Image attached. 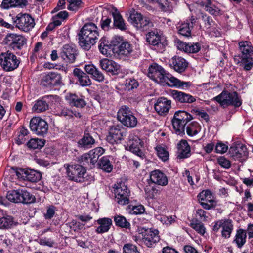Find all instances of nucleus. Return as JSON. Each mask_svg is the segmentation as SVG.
Returning a JSON list of instances; mask_svg holds the SVG:
<instances>
[{"mask_svg":"<svg viewBox=\"0 0 253 253\" xmlns=\"http://www.w3.org/2000/svg\"><path fill=\"white\" fill-rule=\"evenodd\" d=\"M218 164L223 168L228 169L231 167V163L224 157H220L217 159Z\"/></svg>","mask_w":253,"mask_h":253,"instance_id":"63","label":"nucleus"},{"mask_svg":"<svg viewBox=\"0 0 253 253\" xmlns=\"http://www.w3.org/2000/svg\"><path fill=\"white\" fill-rule=\"evenodd\" d=\"M133 51L132 45L128 42H122L118 48L119 55L128 57Z\"/></svg>","mask_w":253,"mask_h":253,"instance_id":"40","label":"nucleus"},{"mask_svg":"<svg viewBox=\"0 0 253 253\" xmlns=\"http://www.w3.org/2000/svg\"><path fill=\"white\" fill-rule=\"evenodd\" d=\"M104 152V150L103 148L99 147H96L88 152L89 155L91 156V160L92 161V165L96 163L101 155Z\"/></svg>","mask_w":253,"mask_h":253,"instance_id":"48","label":"nucleus"},{"mask_svg":"<svg viewBox=\"0 0 253 253\" xmlns=\"http://www.w3.org/2000/svg\"><path fill=\"white\" fill-rule=\"evenodd\" d=\"M20 60L17 56L9 51L0 54V64L2 68L6 72L12 71L17 68Z\"/></svg>","mask_w":253,"mask_h":253,"instance_id":"10","label":"nucleus"},{"mask_svg":"<svg viewBox=\"0 0 253 253\" xmlns=\"http://www.w3.org/2000/svg\"><path fill=\"white\" fill-rule=\"evenodd\" d=\"M233 230V224L231 219H223L222 225L221 235L224 238H229Z\"/></svg>","mask_w":253,"mask_h":253,"instance_id":"36","label":"nucleus"},{"mask_svg":"<svg viewBox=\"0 0 253 253\" xmlns=\"http://www.w3.org/2000/svg\"><path fill=\"white\" fill-rule=\"evenodd\" d=\"M143 146V141L136 135L133 134H129L126 149L129 150L137 156L143 158L144 154L141 150Z\"/></svg>","mask_w":253,"mask_h":253,"instance_id":"13","label":"nucleus"},{"mask_svg":"<svg viewBox=\"0 0 253 253\" xmlns=\"http://www.w3.org/2000/svg\"><path fill=\"white\" fill-rule=\"evenodd\" d=\"M116 201L121 205L129 203H137V200L134 199L131 194V191H114Z\"/></svg>","mask_w":253,"mask_h":253,"instance_id":"20","label":"nucleus"},{"mask_svg":"<svg viewBox=\"0 0 253 253\" xmlns=\"http://www.w3.org/2000/svg\"><path fill=\"white\" fill-rule=\"evenodd\" d=\"M30 128L35 134L43 136L48 130L47 123L39 117H33L30 122Z\"/></svg>","mask_w":253,"mask_h":253,"instance_id":"11","label":"nucleus"},{"mask_svg":"<svg viewBox=\"0 0 253 253\" xmlns=\"http://www.w3.org/2000/svg\"><path fill=\"white\" fill-rule=\"evenodd\" d=\"M47 99V97H42V99L37 101L33 107V110L37 113H41L48 110L49 106L46 102Z\"/></svg>","mask_w":253,"mask_h":253,"instance_id":"43","label":"nucleus"},{"mask_svg":"<svg viewBox=\"0 0 253 253\" xmlns=\"http://www.w3.org/2000/svg\"><path fill=\"white\" fill-rule=\"evenodd\" d=\"M61 75L57 73L50 72L43 76L42 80V84L46 87H51L52 86L60 85L61 83Z\"/></svg>","mask_w":253,"mask_h":253,"instance_id":"21","label":"nucleus"},{"mask_svg":"<svg viewBox=\"0 0 253 253\" xmlns=\"http://www.w3.org/2000/svg\"><path fill=\"white\" fill-rule=\"evenodd\" d=\"M69 3L68 9L71 11H76L83 7V2L81 0H67Z\"/></svg>","mask_w":253,"mask_h":253,"instance_id":"55","label":"nucleus"},{"mask_svg":"<svg viewBox=\"0 0 253 253\" xmlns=\"http://www.w3.org/2000/svg\"><path fill=\"white\" fill-rule=\"evenodd\" d=\"M246 231L243 229H239L236 231V234L234 242H235L238 248H241L245 244L246 242Z\"/></svg>","mask_w":253,"mask_h":253,"instance_id":"38","label":"nucleus"},{"mask_svg":"<svg viewBox=\"0 0 253 253\" xmlns=\"http://www.w3.org/2000/svg\"><path fill=\"white\" fill-rule=\"evenodd\" d=\"M8 191L6 198L10 202L24 204H30L36 201L35 196L28 191Z\"/></svg>","mask_w":253,"mask_h":253,"instance_id":"9","label":"nucleus"},{"mask_svg":"<svg viewBox=\"0 0 253 253\" xmlns=\"http://www.w3.org/2000/svg\"><path fill=\"white\" fill-rule=\"evenodd\" d=\"M56 114L59 116L68 117L72 118L73 117V111L65 107L58 108L56 110Z\"/></svg>","mask_w":253,"mask_h":253,"instance_id":"57","label":"nucleus"},{"mask_svg":"<svg viewBox=\"0 0 253 253\" xmlns=\"http://www.w3.org/2000/svg\"><path fill=\"white\" fill-rule=\"evenodd\" d=\"M94 143V139L89 133H85L78 142L80 147L87 149L92 147Z\"/></svg>","mask_w":253,"mask_h":253,"instance_id":"41","label":"nucleus"},{"mask_svg":"<svg viewBox=\"0 0 253 253\" xmlns=\"http://www.w3.org/2000/svg\"><path fill=\"white\" fill-rule=\"evenodd\" d=\"M66 99L71 105L78 108H83L86 105V102L82 97L75 94H69L66 96Z\"/></svg>","mask_w":253,"mask_h":253,"instance_id":"37","label":"nucleus"},{"mask_svg":"<svg viewBox=\"0 0 253 253\" xmlns=\"http://www.w3.org/2000/svg\"><path fill=\"white\" fill-rule=\"evenodd\" d=\"M123 251V253H140L138 250L137 246L131 243L124 244Z\"/></svg>","mask_w":253,"mask_h":253,"instance_id":"58","label":"nucleus"},{"mask_svg":"<svg viewBox=\"0 0 253 253\" xmlns=\"http://www.w3.org/2000/svg\"><path fill=\"white\" fill-rule=\"evenodd\" d=\"M192 119V115L185 111L175 112L171 120L175 133L180 136L184 135L185 125Z\"/></svg>","mask_w":253,"mask_h":253,"instance_id":"3","label":"nucleus"},{"mask_svg":"<svg viewBox=\"0 0 253 253\" xmlns=\"http://www.w3.org/2000/svg\"><path fill=\"white\" fill-rule=\"evenodd\" d=\"M13 217L10 215L0 217V229H10L14 225Z\"/></svg>","mask_w":253,"mask_h":253,"instance_id":"47","label":"nucleus"},{"mask_svg":"<svg viewBox=\"0 0 253 253\" xmlns=\"http://www.w3.org/2000/svg\"><path fill=\"white\" fill-rule=\"evenodd\" d=\"M112 22L111 18L103 17L100 21L101 28L104 31H108Z\"/></svg>","mask_w":253,"mask_h":253,"instance_id":"61","label":"nucleus"},{"mask_svg":"<svg viewBox=\"0 0 253 253\" xmlns=\"http://www.w3.org/2000/svg\"><path fill=\"white\" fill-rule=\"evenodd\" d=\"M238 44L240 54L235 56L234 60L241 63L244 70L249 71L253 68V46L247 41L240 42Z\"/></svg>","mask_w":253,"mask_h":253,"instance_id":"2","label":"nucleus"},{"mask_svg":"<svg viewBox=\"0 0 253 253\" xmlns=\"http://www.w3.org/2000/svg\"><path fill=\"white\" fill-rule=\"evenodd\" d=\"M99 65L102 69L112 75H117L121 71L120 65L107 58L100 60Z\"/></svg>","mask_w":253,"mask_h":253,"instance_id":"22","label":"nucleus"},{"mask_svg":"<svg viewBox=\"0 0 253 253\" xmlns=\"http://www.w3.org/2000/svg\"><path fill=\"white\" fill-rule=\"evenodd\" d=\"M193 112L195 113V114L199 117V118H201L204 120H205L206 122H208L209 120V117L208 114L205 111H200L199 110H193Z\"/></svg>","mask_w":253,"mask_h":253,"instance_id":"64","label":"nucleus"},{"mask_svg":"<svg viewBox=\"0 0 253 253\" xmlns=\"http://www.w3.org/2000/svg\"><path fill=\"white\" fill-rule=\"evenodd\" d=\"M150 178L153 183L158 185L165 186L168 184L167 176L159 170L152 171L150 175Z\"/></svg>","mask_w":253,"mask_h":253,"instance_id":"30","label":"nucleus"},{"mask_svg":"<svg viewBox=\"0 0 253 253\" xmlns=\"http://www.w3.org/2000/svg\"><path fill=\"white\" fill-rule=\"evenodd\" d=\"M98 48L100 52L104 55H107L109 53V50L111 49V44L105 38H102L99 41Z\"/></svg>","mask_w":253,"mask_h":253,"instance_id":"49","label":"nucleus"},{"mask_svg":"<svg viewBox=\"0 0 253 253\" xmlns=\"http://www.w3.org/2000/svg\"><path fill=\"white\" fill-rule=\"evenodd\" d=\"M169 66L178 73L183 72L188 66L186 60L180 56L173 57L169 61Z\"/></svg>","mask_w":253,"mask_h":253,"instance_id":"26","label":"nucleus"},{"mask_svg":"<svg viewBox=\"0 0 253 253\" xmlns=\"http://www.w3.org/2000/svg\"><path fill=\"white\" fill-rule=\"evenodd\" d=\"M84 69L86 73L90 74L95 80L101 82L104 81V76L98 68L92 64L86 65Z\"/></svg>","mask_w":253,"mask_h":253,"instance_id":"33","label":"nucleus"},{"mask_svg":"<svg viewBox=\"0 0 253 253\" xmlns=\"http://www.w3.org/2000/svg\"><path fill=\"white\" fill-rule=\"evenodd\" d=\"M112 188L114 190H127V181L125 178H121L117 180Z\"/></svg>","mask_w":253,"mask_h":253,"instance_id":"56","label":"nucleus"},{"mask_svg":"<svg viewBox=\"0 0 253 253\" xmlns=\"http://www.w3.org/2000/svg\"><path fill=\"white\" fill-rule=\"evenodd\" d=\"M166 71L161 66L156 63L152 64L148 68V76L153 81L160 84Z\"/></svg>","mask_w":253,"mask_h":253,"instance_id":"19","label":"nucleus"},{"mask_svg":"<svg viewBox=\"0 0 253 253\" xmlns=\"http://www.w3.org/2000/svg\"><path fill=\"white\" fill-rule=\"evenodd\" d=\"M147 42L153 46L155 50L163 52L167 44L166 38L157 30L148 32L146 35Z\"/></svg>","mask_w":253,"mask_h":253,"instance_id":"7","label":"nucleus"},{"mask_svg":"<svg viewBox=\"0 0 253 253\" xmlns=\"http://www.w3.org/2000/svg\"><path fill=\"white\" fill-rule=\"evenodd\" d=\"M229 153L234 159L240 160L247 157L248 151L246 146L242 144L231 146L229 149Z\"/></svg>","mask_w":253,"mask_h":253,"instance_id":"27","label":"nucleus"},{"mask_svg":"<svg viewBox=\"0 0 253 253\" xmlns=\"http://www.w3.org/2000/svg\"><path fill=\"white\" fill-rule=\"evenodd\" d=\"M118 120L125 126L133 128L137 124V119L131 110L127 106H122L117 113Z\"/></svg>","mask_w":253,"mask_h":253,"instance_id":"8","label":"nucleus"},{"mask_svg":"<svg viewBox=\"0 0 253 253\" xmlns=\"http://www.w3.org/2000/svg\"><path fill=\"white\" fill-rule=\"evenodd\" d=\"M201 18L203 22L204 23L205 27L207 29H209L213 26L214 24V21L211 17L206 14L202 13Z\"/></svg>","mask_w":253,"mask_h":253,"instance_id":"60","label":"nucleus"},{"mask_svg":"<svg viewBox=\"0 0 253 253\" xmlns=\"http://www.w3.org/2000/svg\"><path fill=\"white\" fill-rule=\"evenodd\" d=\"M142 241L148 248L154 247L160 240L159 231L158 229H148L142 232Z\"/></svg>","mask_w":253,"mask_h":253,"instance_id":"18","label":"nucleus"},{"mask_svg":"<svg viewBox=\"0 0 253 253\" xmlns=\"http://www.w3.org/2000/svg\"><path fill=\"white\" fill-rule=\"evenodd\" d=\"M201 130V126L197 122L193 121L187 125L186 130L188 135L194 136L197 135Z\"/></svg>","mask_w":253,"mask_h":253,"instance_id":"42","label":"nucleus"},{"mask_svg":"<svg viewBox=\"0 0 253 253\" xmlns=\"http://www.w3.org/2000/svg\"><path fill=\"white\" fill-rule=\"evenodd\" d=\"M66 173L70 180L81 182L84 181L86 169L79 164L67 165Z\"/></svg>","mask_w":253,"mask_h":253,"instance_id":"12","label":"nucleus"},{"mask_svg":"<svg viewBox=\"0 0 253 253\" xmlns=\"http://www.w3.org/2000/svg\"><path fill=\"white\" fill-rule=\"evenodd\" d=\"M177 158L184 159L191 155L190 147L186 140H181L178 145Z\"/></svg>","mask_w":253,"mask_h":253,"instance_id":"34","label":"nucleus"},{"mask_svg":"<svg viewBox=\"0 0 253 253\" xmlns=\"http://www.w3.org/2000/svg\"><path fill=\"white\" fill-rule=\"evenodd\" d=\"M201 48V44L199 42H189L187 44V47L185 48V52L196 53L198 52Z\"/></svg>","mask_w":253,"mask_h":253,"instance_id":"54","label":"nucleus"},{"mask_svg":"<svg viewBox=\"0 0 253 253\" xmlns=\"http://www.w3.org/2000/svg\"><path fill=\"white\" fill-rule=\"evenodd\" d=\"M155 149L158 156L163 161H165L168 159L169 153L165 148L161 146H157L156 147Z\"/></svg>","mask_w":253,"mask_h":253,"instance_id":"59","label":"nucleus"},{"mask_svg":"<svg viewBox=\"0 0 253 253\" xmlns=\"http://www.w3.org/2000/svg\"><path fill=\"white\" fill-rule=\"evenodd\" d=\"M124 86V89L126 91H133L137 89L139 86L138 82L134 78L126 79L122 84Z\"/></svg>","mask_w":253,"mask_h":253,"instance_id":"45","label":"nucleus"},{"mask_svg":"<svg viewBox=\"0 0 253 253\" xmlns=\"http://www.w3.org/2000/svg\"><path fill=\"white\" fill-rule=\"evenodd\" d=\"M190 226L202 235H204L205 233L206 228L204 224L197 220H196L195 221H193L191 222Z\"/></svg>","mask_w":253,"mask_h":253,"instance_id":"52","label":"nucleus"},{"mask_svg":"<svg viewBox=\"0 0 253 253\" xmlns=\"http://www.w3.org/2000/svg\"><path fill=\"white\" fill-rule=\"evenodd\" d=\"M2 43L10 50L17 51L21 50L26 44L27 40L22 35L9 33L4 38Z\"/></svg>","mask_w":253,"mask_h":253,"instance_id":"6","label":"nucleus"},{"mask_svg":"<svg viewBox=\"0 0 253 253\" xmlns=\"http://www.w3.org/2000/svg\"><path fill=\"white\" fill-rule=\"evenodd\" d=\"M213 100L224 108L229 106L239 107L242 104L241 97L235 91L230 92L226 90L223 91L219 95L214 97Z\"/></svg>","mask_w":253,"mask_h":253,"instance_id":"4","label":"nucleus"},{"mask_svg":"<svg viewBox=\"0 0 253 253\" xmlns=\"http://www.w3.org/2000/svg\"><path fill=\"white\" fill-rule=\"evenodd\" d=\"M98 165L102 170L107 172H110L113 169V165L108 156H103L98 161Z\"/></svg>","mask_w":253,"mask_h":253,"instance_id":"44","label":"nucleus"},{"mask_svg":"<svg viewBox=\"0 0 253 253\" xmlns=\"http://www.w3.org/2000/svg\"><path fill=\"white\" fill-rule=\"evenodd\" d=\"M171 101L166 97H159L155 103L156 111L160 115H166L171 108Z\"/></svg>","mask_w":253,"mask_h":253,"instance_id":"24","label":"nucleus"},{"mask_svg":"<svg viewBox=\"0 0 253 253\" xmlns=\"http://www.w3.org/2000/svg\"><path fill=\"white\" fill-rule=\"evenodd\" d=\"M113 18L114 26L121 31H125L127 29V25L122 16L117 9L110 12Z\"/></svg>","mask_w":253,"mask_h":253,"instance_id":"29","label":"nucleus"},{"mask_svg":"<svg viewBox=\"0 0 253 253\" xmlns=\"http://www.w3.org/2000/svg\"><path fill=\"white\" fill-rule=\"evenodd\" d=\"M170 95L173 99L177 102L180 103H192L196 101V99L192 95L184 92L173 90Z\"/></svg>","mask_w":253,"mask_h":253,"instance_id":"25","label":"nucleus"},{"mask_svg":"<svg viewBox=\"0 0 253 253\" xmlns=\"http://www.w3.org/2000/svg\"><path fill=\"white\" fill-rule=\"evenodd\" d=\"M45 143L44 141L42 139L36 138L31 139L30 140L27 144V146L31 149H41L44 146Z\"/></svg>","mask_w":253,"mask_h":253,"instance_id":"51","label":"nucleus"},{"mask_svg":"<svg viewBox=\"0 0 253 253\" xmlns=\"http://www.w3.org/2000/svg\"><path fill=\"white\" fill-rule=\"evenodd\" d=\"M74 75L78 79L79 84L82 86H87L91 84V81L86 73L79 68L73 71Z\"/></svg>","mask_w":253,"mask_h":253,"instance_id":"32","label":"nucleus"},{"mask_svg":"<svg viewBox=\"0 0 253 253\" xmlns=\"http://www.w3.org/2000/svg\"><path fill=\"white\" fill-rule=\"evenodd\" d=\"M126 130L122 126L114 125L110 127L106 139L112 144L120 142L126 135Z\"/></svg>","mask_w":253,"mask_h":253,"instance_id":"14","label":"nucleus"},{"mask_svg":"<svg viewBox=\"0 0 253 253\" xmlns=\"http://www.w3.org/2000/svg\"><path fill=\"white\" fill-rule=\"evenodd\" d=\"M16 174L19 179L32 183L37 182L42 177L40 172L31 169H19L16 170Z\"/></svg>","mask_w":253,"mask_h":253,"instance_id":"15","label":"nucleus"},{"mask_svg":"<svg viewBox=\"0 0 253 253\" xmlns=\"http://www.w3.org/2000/svg\"><path fill=\"white\" fill-rule=\"evenodd\" d=\"M12 21L15 27L24 32L31 31L35 26L34 18L27 13H18L12 17Z\"/></svg>","mask_w":253,"mask_h":253,"instance_id":"5","label":"nucleus"},{"mask_svg":"<svg viewBox=\"0 0 253 253\" xmlns=\"http://www.w3.org/2000/svg\"><path fill=\"white\" fill-rule=\"evenodd\" d=\"M27 3L26 0H3L0 7L4 9H8L12 7L25 6Z\"/></svg>","mask_w":253,"mask_h":253,"instance_id":"35","label":"nucleus"},{"mask_svg":"<svg viewBox=\"0 0 253 253\" xmlns=\"http://www.w3.org/2000/svg\"><path fill=\"white\" fill-rule=\"evenodd\" d=\"M160 84L162 85H167L169 87H175L179 88L188 87L191 85L190 82L181 81L167 72L164 74L163 81H162Z\"/></svg>","mask_w":253,"mask_h":253,"instance_id":"16","label":"nucleus"},{"mask_svg":"<svg viewBox=\"0 0 253 253\" xmlns=\"http://www.w3.org/2000/svg\"><path fill=\"white\" fill-rule=\"evenodd\" d=\"M153 26V22L148 17H143L142 16V20H140L137 29L142 31L147 30L151 27Z\"/></svg>","mask_w":253,"mask_h":253,"instance_id":"50","label":"nucleus"},{"mask_svg":"<svg viewBox=\"0 0 253 253\" xmlns=\"http://www.w3.org/2000/svg\"><path fill=\"white\" fill-rule=\"evenodd\" d=\"M142 15L138 12L134 11L131 13L128 18V21L136 28H137L140 20H142Z\"/></svg>","mask_w":253,"mask_h":253,"instance_id":"53","label":"nucleus"},{"mask_svg":"<svg viewBox=\"0 0 253 253\" xmlns=\"http://www.w3.org/2000/svg\"><path fill=\"white\" fill-rule=\"evenodd\" d=\"M128 213L132 215L142 214L145 211V209L142 205L137 201V204L130 203L126 209Z\"/></svg>","mask_w":253,"mask_h":253,"instance_id":"39","label":"nucleus"},{"mask_svg":"<svg viewBox=\"0 0 253 253\" xmlns=\"http://www.w3.org/2000/svg\"><path fill=\"white\" fill-rule=\"evenodd\" d=\"M161 191H145V196L148 200L157 199Z\"/></svg>","mask_w":253,"mask_h":253,"instance_id":"62","label":"nucleus"},{"mask_svg":"<svg viewBox=\"0 0 253 253\" xmlns=\"http://www.w3.org/2000/svg\"><path fill=\"white\" fill-rule=\"evenodd\" d=\"M96 222L99 225L95 230L97 234L107 232L112 225V219L108 217L100 218L96 220Z\"/></svg>","mask_w":253,"mask_h":253,"instance_id":"31","label":"nucleus"},{"mask_svg":"<svg viewBox=\"0 0 253 253\" xmlns=\"http://www.w3.org/2000/svg\"><path fill=\"white\" fill-rule=\"evenodd\" d=\"M99 36L98 28L94 23L85 24L79 34L80 46L84 49L88 50L96 42Z\"/></svg>","mask_w":253,"mask_h":253,"instance_id":"1","label":"nucleus"},{"mask_svg":"<svg viewBox=\"0 0 253 253\" xmlns=\"http://www.w3.org/2000/svg\"><path fill=\"white\" fill-rule=\"evenodd\" d=\"M195 19L192 17L190 19L187 20L177 26L178 33L185 37H190L191 35V29L195 23Z\"/></svg>","mask_w":253,"mask_h":253,"instance_id":"28","label":"nucleus"},{"mask_svg":"<svg viewBox=\"0 0 253 253\" xmlns=\"http://www.w3.org/2000/svg\"><path fill=\"white\" fill-rule=\"evenodd\" d=\"M114 221L116 226L123 228L129 229L130 228V224L125 217L119 214H116L114 216Z\"/></svg>","mask_w":253,"mask_h":253,"instance_id":"46","label":"nucleus"},{"mask_svg":"<svg viewBox=\"0 0 253 253\" xmlns=\"http://www.w3.org/2000/svg\"><path fill=\"white\" fill-rule=\"evenodd\" d=\"M197 197L199 203L205 209L210 210L216 205L213 193L211 191H201Z\"/></svg>","mask_w":253,"mask_h":253,"instance_id":"17","label":"nucleus"},{"mask_svg":"<svg viewBox=\"0 0 253 253\" xmlns=\"http://www.w3.org/2000/svg\"><path fill=\"white\" fill-rule=\"evenodd\" d=\"M77 51L73 45L65 44L62 48L60 56L66 62L74 63L77 56Z\"/></svg>","mask_w":253,"mask_h":253,"instance_id":"23","label":"nucleus"}]
</instances>
